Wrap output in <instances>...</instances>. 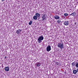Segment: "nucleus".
Masks as SVG:
<instances>
[{
    "instance_id": "nucleus-24",
    "label": "nucleus",
    "mask_w": 78,
    "mask_h": 78,
    "mask_svg": "<svg viewBox=\"0 0 78 78\" xmlns=\"http://www.w3.org/2000/svg\"><path fill=\"white\" fill-rule=\"evenodd\" d=\"M3 67V66L2 65V67Z\"/></svg>"
},
{
    "instance_id": "nucleus-8",
    "label": "nucleus",
    "mask_w": 78,
    "mask_h": 78,
    "mask_svg": "<svg viewBox=\"0 0 78 78\" xmlns=\"http://www.w3.org/2000/svg\"><path fill=\"white\" fill-rule=\"evenodd\" d=\"M64 24L65 25L67 26L69 24V22L67 21H65L64 22Z\"/></svg>"
},
{
    "instance_id": "nucleus-22",
    "label": "nucleus",
    "mask_w": 78,
    "mask_h": 78,
    "mask_svg": "<svg viewBox=\"0 0 78 78\" xmlns=\"http://www.w3.org/2000/svg\"><path fill=\"white\" fill-rule=\"evenodd\" d=\"M77 72H78V68L77 69Z\"/></svg>"
},
{
    "instance_id": "nucleus-20",
    "label": "nucleus",
    "mask_w": 78,
    "mask_h": 78,
    "mask_svg": "<svg viewBox=\"0 0 78 78\" xmlns=\"http://www.w3.org/2000/svg\"><path fill=\"white\" fill-rule=\"evenodd\" d=\"M7 57L6 56H5L4 57L5 59H6V58Z\"/></svg>"
},
{
    "instance_id": "nucleus-1",
    "label": "nucleus",
    "mask_w": 78,
    "mask_h": 78,
    "mask_svg": "<svg viewBox=\"0 0 78 78\" xmlns=\"http://www.w3.org/2000/svg\"><path fill=\"white\" fill-rule=\"evenodd\" d=\"M57 46L58 48H60V49H61V50H62L64 48V43H63V42H62V40L60 41V43H58Z\"/></svg>"
},
{
    "instance_id": "nucleus-6",
    "label": "nucleus",
    "mask_w": 78,
    "mask_h": 78,
    "mask_svg": "<svg viewBox=\"0 0 78 78\" xmlns=\"http://www.w3.org/2000/svg\"><path fill=\"white\" fill-rule=\"evenodd\" d=\"M5 71H6L7 72H8L9 70V67L8 66H6L5 67Z\"/></svg>"
},
{
    "instance_id": "nucleus-14",
    "label": "nucleus",
    "mask_w": 78,
    "mask_h": 78,
    "mask_svg": "<svg viewBox=\"0 0 78 78\" xmlns=\"http://www.w3.org/2000/svg\"><path fill=\"white\" fill-rule=\"evenodd\" d=\"M73 72L74 74H76L77 73V71L76 70H73Z\"/></svg>"
},
{
    "instance_id": "nucleus-7",
    "label": "nucleus",
    "mask_w": 78,
    "mask_h": 78,
    "mask_svg": "<svg viewBox=\"0 0 78 78\" xmlns=\"http://www.w3.org/2000/svg\"><path fill=\"white\" fill-rule=\"evenodd\" d=\"M70 16H73V17H75V16H76V12H74L71 14L70 15Z\"/></svg>"
},
{
    "instance_id": "nucleus-18",
    "label": "nucleus",
    "mask_w": 78,
    "mask_h": 78,
    "mask_svg": "<svg viewBox=\"0 0 78 78\" xmlns=\"http://www.w3.org/2000/svg\"><path fill=\"white\" fill-rule=\"evenodd\" d=\"M64 16H65V17H67V16H68V13H65L64 14Z\"/></svg>"
},
{
    "instance_id": "nucleus-12",
    "label": "nucleus",
    "mask_w": 78,
    "mask_h": 78,
    "mask_svg": "<svg viewBox=\"0 0 78 78\" xmlns=\"http://www.w3.org/2000/svg\"><path fill=\"white\" fill-rule=\"evenodd\" d=\"M36 66L37 67H40L41 66V63H37Z\"/></svg>"
},
{
    "instance_id": "nucleus-2",
    "label": "nucleus",
    "mask_w": 78,
    "mask_h": 78,
    "mask_svg": "<svg viewBox=\"0 0 78 78\" xmlns=\"http://www.w3.org/2000/svg\"><path fill=\"white\" fill-rule=\"evenodd\" d=\"M44 40V37L42 36H41L39 37L37 39V41L38 43H41V41Z\"/></svg>"
},
{
    "instance_id": "nucleus-5",
    "label": "nucleus",
    "mask_w": 78,
    "mask_h": 78,
    "mask_svg": "<svg viewBox=\"0 0 78 78\" xmlns=\"http://www.w3.org/2000/svg\"><path fill=\"white\" fill-rule=\"evenodd\" d=\"M21 31H22V30L19 29L16 30V33H17V34H19Z\"/></svg>"
},
{
    "instance_id": "nucleus-17",
    "label": "nucleus",
    "mask_w": 78,
    "mask_h": 78,
    "mask_svg": "<svg viewBox=\"0 0 78 78\" xmlns=\"http://www.w3.org/2000/svg\"><path fill=\"white\" fill-rule=\"evenodd\" d=\"M32 21H30L29 23V25H31V24H32Z\"/></svg>"
},
{
    "instance_id": "nucleus-3",
    "label": "nucleus",
    "mask_w": 78,
    "mask_h": 78,
    "mask_svg": "<svg viewBox=\"0 0 78 78\" xmlns=\"http://www.w3.org/2000/svg\"><path fill=\"white\" fill-rule=\"evenodd\" d=\"M47 16V15H46V14L45 13H43L42 14L41 17L42 18V20H45L46 19Z\"/></svg>"
},
{
    "instance_id": "nucleus-11",
    "label": "nucleus",
    "mask_w": 78,
    "mask_h": 78,
    "mask_svg": "<svg viewBox=\"0 0 78 78\" xmlns=\"http://www.w3.org/2000/svg\"><path fill=\"white\" fill-rule=\"evenodd\" d=\"M54 17L55 19H59V16H55Z\"/></svg>"
},
{
    "instance_id": "nucleus-15",
    "label": "nucleus",
    "mask_w": 78,
    "mask_h": 78,
    "mask_svg": "<svg viewBox=\"0 0 78 78\" xmlns=\"http://www.w3.org/2000/svg\"><path fill=\"white\" fill-rule=\"evenodd\" d=\"M59 64H60L58 62H55L56 66H59Z\"/></svg>"
},
{
    "instance_id": "nucleus-4",
    "label": "nucleus",
    "mask_w": 78,
    "mask_h": 78,
    "mask_svg": "<svg viewBox=\"0 0 78 78\" xmlns=\"http://www.w3.org/2000/svg\"><path fill=\"white\" fill-rule=\"evenodd\" d=\"M51 50V46L48 45L46 48V51H50Z\"/></svg>"
},
{
    "instance_id": "nucleus-10",
    "label": "nucleus",
    "mask_w": 78,
    "mask_h": 78,
    "mask_svg": "<svg viewBox=\"0 0 78 78\" xmlns=\"http://www.w3.org/2000/svg\"><path fill=\"white\" fill-rule=\"evenodd\" d=\"M57 23L58 24H59L61 23V20H58L57 21Z\"/></svg>"
},
{
    "instance_id": "nucleus-16",
    "label": "nucleus",
    "mask_w": 78,
    "mask_h": 78,
    "mask_svg": "<svg viewBox=\"0 0 78 78\" xmlns=\"http://www.w3.org/2000/svg\"><path fill=\"white\" fill-rule=\"evenodd\" d=\"M75 62H73L71 63V65H72V66H75Z\"/></svg>"
},
{
    "instance_id": "nucleus-19",
    "label": "nucleus",
    "mask_w": 78,
    "mask_h": 78,
    "mask_svg": "<svg viewBox=\"0 0 78 78\" xmlns=\"http://www.w3.org/2000/svg\"><path fill=\"white\" fill-rule=\"evenodd\" d=\"M76 67H77V68H78V63H77L76 64Z\"/></svg>"
},
{
    "instance_id": "nucleus-23",
    "label": "nucleus",
    "mask_w": 78,
    "mask_h": 78,
    "mask_svg": "<svg viewBox=\"0 0 78 78\" xmlns=\"http://www.w3.org/2000/svg\"><path fill=\"white\" fill-rule=\"evenodd\" d=\"M2 1H4L5 0H2Z\"/></svg>"
},
{
    "instance_id": "nucleus-13",
    "label": "nucleus",
    "mask_w": 78,
    "mask_h": 78,
    "mask_svg": "<svg viewBox=\"0 0 78 78\" xmlns=\"http://www.w3.org/2000/svg\"><path fill=\"white\" fill-rule=\"evenodd\" d=\"M33 18L34 20H37V17L36 16H33Z\"/></svg>"
},
{
    "instance_id": "nucleus-9",
    "label": "nucleus",
    "mask_w": 78,
    "mask_h": 78,
    "mask_svg": "<svg viewBox=\"0 0 78 78\" xmlns=\"http://www.w3.org/2000/svg\"><path fill=\"white\" fill-rule=\"evenodd\" d=\"M35 15L36 16H37V17H40V16H41V15L39 14L38 13H37L35 14Z\"/></svg>"
},
{
    "instance_id": "nucleus-21",
    "label": "nucleus",
    "mask_w": 78,
    "mask_h": 78,
    "mask_svg": "<svg viewBox=\"0 0 78 78\" xmlns=\"http://www.w3.org/2000/svg\"><path fill=\"white\" fill-rule=\"evenodd\" d=\"M75 25H76V22L75 23Z\"/></svg>"
}]
</instances>
